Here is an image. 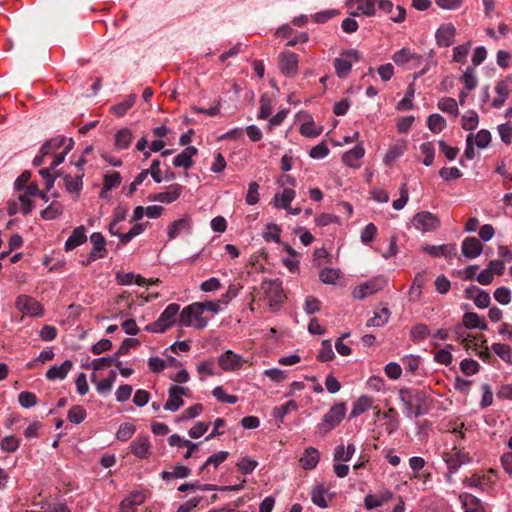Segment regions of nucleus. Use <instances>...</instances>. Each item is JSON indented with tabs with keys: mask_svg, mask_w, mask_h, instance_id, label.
<instances>
[{
	"mask_svg": "<svg viewBox=\"0 0 512 512\" xmlns=\"http://www.w3.org/2000/svg\"><path fill=\"white\" fill-rule=\"evenodd\" d=\"M73 146L74 141L72 138L67 139L64 136L59 135L47 140L41 146L39 155L35 156L33 159L34 166H41L50 161L48 167L39 170V174L45 182V191H40L37 195L42 200L46 202L48 201L47 192L52 189L55 178L59 175L58 171L56 172V175H53L51 171L64 161L65 156Z\"/></svg>",
	"mask_w": 512,
	"mask_h": 512,
	"instance_id": "f257e3e1",
	"label": "nucleus"
},
{
	"mask_svg": "<svg viewBox=\"0 0 512 512\" xmlns=\"http://www.w3.org/2000/svg\"><path fill=\"white\" fill-rule=\"evenodd\" d=\"M399 397L404 406V414L406 417L416 418L427 412L424 393L409 389H401Z\"/></svg>",
	"mask_w": 512,
	"mask_h": 512,
	"instance_id": "f03ea898",
	"label": "nucleus"
},
{
	"mask_svg": "<svg viewBox=\"0 0 512 512\" xmlns=\"http://www.w3.org/2000/svg\"><path fill=\"white\" fill-rule=\"evenodd\" d=\"M209 319L204 316L202 306L194 302L186 307L179 314V324L184 327H193L198 330L208 325Z\"/></svg>",
	"mask_w": 512,
	"mask_h": 512,
	"instance_id": "7ed1b4c3",
	"label": "nucleus"
},
{
	"mask_svg": "<svg viewBox=\"0 0 512 512\" xmlns=\"http://www.w3.org/2000/svg\"><path fill=\"white\" fill-rule=\"evenodd\" d=\"M260 289L264 295V300L273 311L278 310L286 299L282 282L278 279L264 280Z\"/></svg>",
	"mask_w": 512,
	"mask_h": 512,
	"instance_id": "20e7f679",
	"label": "nucleus"
},
{
	"mask_svg": "<svg viewBox=\"0 0 512 512\" xmlns=\"http://www.w3.org/2000/svg\"><path fill=\"white\" fill-rule=\"evenodd\" d=\"M130 286L132 284H136L139 289L130 291V310L132 309L133 304L142 305L149 300L156 298L158 296V292L152 291L147 285V279L130 273ZM152 282H149V285H152Z\"/></svg>",
	"mask_w": 512,
	"mask_h": 512,
	"instance_id": "39448f33",
	"label": "nucleus"
},
{
	"mask_svg": "<svg viewBox=\"0 0 512 512\" xmlns=\"http://www.w3.org/2000/svg\"><path fill=\"white\" fill-rule=\"evenodd\" d=\"M345 414V403L340 402L332 405L328 412L324 414L321 421L317 424V432L321 435H326L341 423Z\"/></svg>",
	"mask_w": 512,
	"mask_h": 512,
	"instance_id": "423d86ee",
	"label": "nucleus"
},
{
	"mask_svg": "<svg viewBox=\"0 0 512 512\" xmlns=\"http://www.w3.org/2000/svg\"><path fill=\"white\" fill-rule=\"evenodd\" d=\"M180 305L176 303L169 304L164 311L160 314L157 321L145 326V330L155 333H163L173 324H175L179 316Z\"/></svg>",
	"mask_w": 512,
	"mask_h": 512,
	"instance_id": "0eeeda50",
	"label": "nucleus"
},
{
	"mask_svg": "<svg viewBox=\"0 0 512 512\" xmlns=\"http://www.w3.org/2000/svg\"><path fill=\"white\" fill-rule=\"evenodd\" d=\"M360 60V53L356 49L343 51L334 60L335 73L339 78H346L351 72L353 64Z\"/></svg>",
	"mask_w": 512,
	"mask_h": 512,
	"instance_id": "6e6552de",
	"label": "nucleus"
},
{
	"mask_svg": "<svg viewBox=\"0 0 512 512\" xmlns=\"http://www.w3.org/2000/svg\"><path fill=\"white\" fill-rule=\"evenodd\" d=\"M86 164V160L84 155H82L75 163L76 171L72 173H67L63 176V181L66 190L71 194L79 195L82 190L83 182L82 179L84 177V165Z\"/></svg>",
	"mask_w": 512,
	"mask_h": 512,
	"instance_id": "1a4fd4ad",
	"label": "nucleus"
},
{
	"mask_svg": "<svg viewBox=\"0 0 512 512\" xmlns=\"http://www.w3.org/2000/svg\"><path fill=\"white\" fill-rule=\"evenodd\" d=\"M15 308L30 317H42L44 306L34 297L27 294H20L16 297Z\"/></svg>",
	"mask_w": 512,
	"mask_h": 512,
	"instance_id": "9d476101",
	"label": "nucleus"
},
{
	"mask_svg": "<svg viewBox=\"0 0 512 512\" xmlns=\"http://www.w3.org/2000/svg\"><path fill=\"white\" fill-rule=\"evenodd\" d=\"M190 389L180 385H170L168 388V399L164 404V409L170 412L178 411L183 405V396H188Z\"/></svg>",
	"mask_w": 512,
	"mask_h": 512,
	"instance_id": "9b49d317",
	"label": "nucleus"
},
{
	"mask_svg": "<svg viewBox=\"0 0 512 512\" xmlns=\"http://www.w3.org/2000/svg\"><path fill=\"white\" fill-rule=\"evenodd\" d=\"M411 223L416 230L426 233L436 230L440 225V220L429 211H421L413 216Z\"/></svg>",
	"mask_w": 512,
	"mask_h": 512,
	"instance_id": "f8f14e48",
	"label": "nucleus"
},
{
	"mask_svg": "<svg viewBox=\"0 0 512 512\" xmlns=\"http://www.w3.org/2000/svg\"><path fill=\"white\" fill-rule=\"evenodd\" d=\"M385 285L386 280L384 278H373L356 286L352 291V296L355 299L361 300L382 290L385 287Z\"/></svg>",
	"mask_w": 512,
	"mask_h": 512,
	"instance_id": "ddd939ff",
	"label": "nucleus"
},
{
	"mask_svg": "<svg viewBox=\"0 0 512 512\" xmlns=\"http://www.w3.org/2000/svg\"><path fill=\"white\" fill-rule=\"evenodd\" d=\"M247 361L232 350H227L218 357V365L225 372L240 370Z\"/></svg>",
	"mask_w": 512,
	"mask_h": 512,
	"instance_id": "4468645a",
	"label": "nucleus"
},
{
	"mask_svg": "<svg viewBox=\"0 0 512 512\" xmlns=\"http://www.w3.org/2000/svg\"><path fill=\"white\" fill-rule=\"evenodd\" d=\"M299 56L290 51L279 54V69L286 77H294L298 74Z\"/></svg>",
	"mask_w": 512,
	"mask_h": 512,
	"instance_id": "2eb2a0df",
	"label": "nucleus"
},
{
	"mask_svg": "<svg viewBox=\"0 0 512 512\" xmlns=\"http://www.w3.org/2000/svg\"><path fill=\"white\" fill-rule=\"evenodd\" d=\"M184 187L178 183L170 184L164 191L149 195L148 199L152 202H160L163 204H170L180 198Z\"/></svg>",
	"mask_w": 512,
	"mask_h": 512,
	"instance_id": "dca6fc26",
	"label": "nucleus"
},
{
	"mask_svg": "<svg viewBox=\"0 0 512 512\" xmlns=\"http://www.w3.org/2000/svg\"><path fill=\"white\" fill-rule=\"evenodd\" d=\"M494 470L490 469L487 473L479 474L475 473L470 477L463 479V485L467 488L478 489L480 491H486L492 488L494 481L490 474H493Z\"/></svg>",
	"mask_w": 512,
	"mask_h": 512,
	"instance_id": "f3484780",
	"label": "nucleus"
},
{
	"mask_svg": "<svg viewBox=\"0 0 512 512\" xmlns=\"http://www.w3.org/2000/svg\"><path fill=\"white\" fill-rule=\"evenodd\" d=\"M512 90V76H507L506 78L498 81L495 85V93L496 97L492 101V106L494 108H501L507 98L509 97Z\"/></svg>",
	"mask_w": 512,
	"mask_h": 512,
	"instance_id": "a211bd4d",
	"label": "nucleus"
},
{
	"mask_svg": "<svg viewBox=\"0 0 512 512\" xmlns=\"http://www.w3.org/2000/svg\"><path fill=\"white\" fill-rule=\"evenodd\" d=\"M376 0H349L348 8L352 16H372L375 13Z\"/></svg>",
	"mask_w": 512,
	"mask_h": 512,
	"instance_id": "6ab92c4d",
	"label": "nucleus"
},
{
	"mask_svg": "<svg viewBox=\"0 0 512 512\" xmlns=\"http://www.w3.org/2000/svg\"><path fill=\"white\" fill-rule=\"evenodd\" d=\"M193 222L190 216H184L178 220L173 221L167 227V235L169 240H173L181 233H190L192 230Z\"/></svg>",
	"mask_w": 512,
	"mask_h": 512,
	"instance_id": "aec40b11",
	"label": "nucleus"
},
{
	"mask_svg": "<svg viewBox=\"0 0 512 512\" xmlns=\"http://www.w3.org/2000/svg\"><path fill=\"white\" fill-rule=\"evenodd\" d=\"M455 35L456 28L452 23L442 24L436 31V42L440 47H449L454 43Z\"/></svg>",
	"mask_w": 512,
	"mask_h": 512,
	"instance_id": "412c9836",
	"label": "nucleus"
},
{
	"mask_svg": "<svg viewBox=\"0 0 512 512\" xmlns=\"http://www.w3.org/2000/svg\"><path fill=\"white\" fill-rule=\"evenodd\" d=\"M90 241L93 245V249L88 255L86 265L96 261L97 259L103 258L106 252L105 250V239L101 233L95 232L90 236Z\"/></svg>",
	"mask_w": 512,
	"mask_h": 512,
	"instance_id": "4be33fe9",
	"label": "nucleus"
},
{
	"mask_svg": "<svg viewBox=\"0 0 512 512\" xmlns=\"http://www.w3.org/2000/svg\"><path fill=\"white\" fill-rule=\"evenodd\" d=\"M379 8L390 16V19L395 23H401L405 20L406 10L404 7L398 5L394 7L393 3L389 0H378Z\"/></svg>",
	"mask_w": 512,
	"mask_h": 512,
	"instance_id": "5701e85b",
	"label": "nucleus"
},
{
	"mask_svg": "<svg viewBox=\"0 0 512 512\" xmlns=\"http://www.w3.org/2000/svg\"><path fill=\"white\" fill-rule=\"evenodd\" d=\"M461 251L467 259H475L481 255L483 245L476 237H467L462 242Z\"/></svg>",
	"mask_w": 512,
	"mask_h": 512,
	"instance_id": "b1692460",
	"label": "nucleus"
},
{
	"mask_svg": "<svg viewBox=\"0 0 512 512\" xmlns=\"http://www.w3.org/2000/svg\"><path fill=\"white\" fill-rule=\"evenodd\" d=\"M198 153V149L194 146H187L174 159L173 165L178 168L189 169L193 166V157Z\"/></svg>",
	"mask_w": 512,
	"mask_h": 512,
	"instance_id": "393cba45",
	"label": "nucleus"
},
{
	"mask_svg": "<svg viewBox=\"0 0 512 512\" xmlns=\"http://www.w3.org/2000/svg\"><path fill=\"white\" fill-rule=\"evenodd\" d=\"M364 155L365 149L360 143L349 151L345 152L342 156V161L345 165L354 169H358L361 166L360 160L364 157Z\"/></svg>",
	"mask_w": 512,
	"mask_h": 512,
	"instance_id": "a878e982",
	"label": "nucleus"
},
{
	"mask_svg": "<svg viewBox=\"0 0 512 512\" xmlns=\"http://www.w3.org/2000/svg\"><path fill=\"white\" fill-rule=\"evenodd\" d=\"M459 501L464 512H486L482 501L470 493L459 494Z\"/></svg>",
	"mask_w": 512,
	"mask_h": 512,
	"instance_id": "bb28decb",
	"label": "nucleus"
},
{
	"mask_svg": "<svg viewBox=\"0 0 512 512\" xmlns=\"http://www.w3.org/2000/svg\"><path fill=\"white\" fill-rule=\"evenodd\" d=\"M73 368V362L71 360H65L60 365L51 366L45 373V377L49 381L63 380L67 377L68 373Z\"/></svg>",
	"mask_w": 512,
	"mask_h": 512,
	"instance_id": "cd10ccee",
	"label": "nucleus"
},
{
	"mask_svg": "<svg viewBox=\"0 0 512 512\" xmlns=\"http://www.w3.org/2000/svg\"><path fill=\"white\" fill-rule=\"evenodd\" d=\"M423 251L432 257L451 258L456 255L457 248L455 244L426 245Z\"/></svg>",
	"mask_w": 512,
	"mask_h": 512,
	"instance_id": "c85d7f7f",
	"label": "nucleus"
},
{
	"mask_svg": "<svg viewBox=\"0 0 512 512\" xmlns=\"http://www.w3.org/2000/svg\"><path fill=\"white\" fill-rule=\"evenodd\" d=\"M164 212V208L160 205H151L148 207L137 206L135 207L131 220L140 221L144 215L150 219L159 218Z\"/></svg>",
	"mask_w": 512,
	"mask_h": 512,
	"instance_id": "c756f323",
	"label": "nucleus"
},
{
	"mask_svg": "<svg viewBox=\"0 0 512 512\" xmlns=\"http://www.w3.org/2000/svg\"><path fill=\"white\" fill-rule=\"evenodd\" d=\"M407 150V143L405 140H397L393 145H391L384 158L383 163L386 166H391L397 159H399Z\"/></svg>",
	"mask_w": 512,
	"mask_h": 512,
	"instance_id": "7c9ffc66",
	"label": "nucleus"
},
{
	"mask_svg": "<svg viewBox=\"0 0 512 512\" xmlns=\"http://www.w3.org/2000/svg\"><path fill=\"white\" fill-rule=\"evenodd\" d=\"M320 461V453L315 447H307L299 459L300 465L305 470H313Z\"/></svg>",
	"mask_w": 512,
	"mask_h": 512,
	"instance_id": "2f4dec72",
	"label": "nucleus"
},
{
	"mask_svg": "<svg viewBox=\"0 0 512 512\" xmlns=\"http://www.w3.org/2000/svg\"><path fill=\"white\" fill-rule=\"evenodd\" d=\"M32 208V198L22 193L18 197V202L9 203L8 213L9 215H14L17 212H21L22 214L27 215L32 211Z\"/></svg>",
	"mask_w": 512,
	"mask_h": 512,
	"instance_id": "473e14b6",
	"label": "nucleus"
},
{
	"mask_svg": "<svg viewBox=\"0 0 512 512\" xmlns=\"http://www.w3.org/2000/svg\"><path fill=\"white\" fill-rule=\"evenodd\" d=\"M312 502L320 508H327L332 500V495L329 494L328 489L323 485H316L311 492Z\"/></svg>",
	"mask_w": 512,
	"mask_h": 512,
	"instance_id": "72a5a7b5",
	"label": "nucleus"
},
{
	"mask_svg": "<svg viewBox=\"0 0 512 512\" xmlns=\"http://www.w3.org/2000/svg\"><path fill=\"white\" fill-rule=\"evenodd\" d=\"M373 397L363 394L359 396L352 405L350 418H356L373 407Z\"/></svg>",
	"mask_w": 512,
	"mask_h": 512,
	"instance_id": "f704fd0d",
	"label": "nucleus"
},
{
	"mask_svg": "<svg viewBox=\"0 0 512 512\" xmlns=\"http://www.w3.org/2000/svg\"><path fill=\"white\" fill-rule=\"evenodd\" d=\"M296 192L293 188H284L282 192L275 193L273 204L276 208L288 209L295 199Z\"/></svg>",
	"mask_w": 512,
	"mask_h": 512,
	"instance_id": "c9c22d12",
	"label": "nucleus"
},
{
	"mask_svg": "<svg viewBox=\"0 0 512 512\" xmlns=\"http://www.w3.org/2000/svg\"><path fill=\"white\" fill-rule=\"evenodd\" d=\"M462 323L463 326L468 329H479L481 331H485L488 329V324L485 318L480 317L478 314L474 312H466L463 315Z\"/></svg>",
	"mask_w": 512,
	"mask_h": 512,
	"instance_id": "e433bc0d",
	"label": "nucleus"
},
{
	"mask_svg": "<svg viewBox=\"0 0 512 512\" xmlns=\"http://www.w3.org/2000/svg\"><path fill=\"white\" fill-rule=\"evenodd\" d=\"M86 239L87 236L84 226H78L74 228L71 235L66 240L64 248L66 251H71L76 247L80 246L81 244H83L86 241Z\"/></svg>",
	"mask_w": 512,
	"mask_h": 512,
	"instance_id": "4c0bfd02",
	"label": "nucleus"
},
{
	"mask_svg": "<svg viewBox=\"0 0 512 512\" xmlns=\"http://www.w3.org/2000/svg\"><path fill=\"white\" fill-rule=\"evenodd\" d=\"M425 464L426 462L424 458L419 456H413L409 459V466L413 471L411 479L423 480L424 483L430 479L431 474L429 472L420 473V471L424 468Z\"/></svg>",
	"mask_w": 512,
	"mask_h": 512,
	"instance_id": "58836bf2",
	"label": "nucleus"
},
{
	"mask_svg": "<svg viewBox=\"0 0 512 512\" xmlns=\"http://www.w3.org/2000/svg\"><path fill=\"white\" fill-rule=\"evenodd\" d=\"M229 453L227 451H218L213 455L209 456L204 464L200 467L199 472L203 473L208 471L210 466H213L214 469L218 468L223 462L227 460Z\"/></svg>",
	"mask_w": 512,
	"mask_h": 512,
	"instance_id": "ea45409f",
	"label": "nucleus"
},
{
	"mask_svg": "<svg viewBox=\"0 0 512 512\" xmlns=\"http://www.w3.org/2000/svg\"><path fill=\"white\" fill-rule=\"evenodd\" d=\"M472 430V425H466L464 422L462 421H454V422H450L448 424V428H447V431L448 432H451L453 434H455L456 436V443L458 445H460V443L458 442L459 439L463 440L466 438V434L468 432H470Z\"/></svg>",
	"mask_w": 512,
	"mask_h": 512,
	"instance_id": "a19ab883",
	"label": "nucleus"
},
{
	"mask_svg": "<svg viewBox=\"0 0 512 512\" xmlns=\"http://www.w3.org/2000/svg\"><path fill=\"white\" fill-rule=\"evenodd\" d=\"M132 452L139 458H145L149 454L150 442L148 437L140 436L135 439L132 445Z\"/></svg>",
	"mask_w": 512,
	"mask_h": 512,
	"instance_id": "79ce46f5",
	"label": "nucleus"
},
{
	"mask_svg": "<svg viewBox=\"0 0 512 512\" xmlns=\"http://www.w3.org/2000/svg\"><path fill=\"white\" fill-rule=\"evenodd\" d=\"M356 451L354 444L350 443L347 446L338 445L334 450L333 459L334 461L348 462L353 457Z\"/></svg>",
	"mask_w": 512,
	"mask_h": 512,
	"instance_id": "37998d69",
	"label": "nucleus"
},
{
	"mask_svg": "<svg viewBox=\"0 0 512 512\" xmlns=\"http://www.w3.org/2000/svg\"><path fill=\"white\" fill-rule=\"evenodd\" d=\"M382 417L387 420L385 423V431L391 435L399 428L398 413L394 408H389L382 413Z\"/></svg>",
	"mask_w": 512,
	"mask_h": 512,
	"instance_id": "c03bdc74",
	"label": "nucleus"
},
{
	"mask_svg": "<svg viewBox=\"0 0 512 512\" xmlns=\"http://www.w3.org/2000/svg\"><path fill=\"white\" fill-rule=\"evenodd\" d=\"M392 60L396 65L402 66L411 60H421V56L413 53L409 48H402L395 52L392 56Z\"/></svg>",
	"mask_w": 512,
	"mask_h": 512,
	"instance_id": "a18cd8bd",
	"label": "nucleus"
},
{
	"mask_svg": "<svg viewBox=\"0 0 512 512\" xmlns=\"http://www.w3.org/2000/svg\"><path fill=\"white\" fill-rule=\"evenodd\" d=\"M454 350V346L452 344L445 345L444 348L439 349L434 354V360L445 366H449L453 361L452 351Z\"/></svg>",
	"mask_w": 512,
	"mask_h": 512,
	"instance_id": "49530a36",
	"label": "nucleus"
},
{
	"mask_svg": "<svg viewBox=\"0 0 512 512\" xmlns=\"http://www.w3.org/2000/svg\"><path fill=\"white\" fill-rule=\"evenodd\" d=\"M87 417L86 409L82 405H73L67 413V419L73 424L82 423Z\"/></svg>",
	"mask_w": 512,
	"mask_h": 512,
	"instance_id": "de8ad7c7",
	"label": "nucleus"
},
{
	"mask_svg": "<svg viewBox=\"0 0 512 512\" xmlns=\"http://www.w3.org/2000/svg\"><path fill=\"white\" fill-rule=\"evenodd\" d=\"M280 236H281V228L277 224H274V223L267 224L262 233V237L265 241H267V242L273 241L278 244L281 243Z\"/></svg>",
	"mask_w": 512,
	"mask_h": 512,
	"instance_id": "09e8293b",
	"label": "nucleus"
},
{
	"mask_svg": "<svg viewBox=\"0 0 512 512\" xmlns=\"http://www.w3.org/2000/svg\"><path fill=\"white\" fill-rule=\"evenodd\" d=\"M479 124V116L475 111H467L461 117V126L466 131H473Z\"/></svg>",
	"mask_w": 512,
	"mask_h": 512,
	"instance_id": "8fccbe9b",
	"label": "nucleus"
},
{
	"mask_svg": "<svg viewBox=\"0 0 512 512\" xmlns=\"http://www.w3.org/2000/svg\"><path fill=\"white\" fill-rule=\"evenodd\" d=\"M437 107L448 114L453 116L458 115V104L454 98L451 97H443L438 101Z\"/></svg>",
	"mask_w": 512,
	"mask_h": 512,
	"instance_id": "3c124183",
	"label": "nucleus"
},
{
	"mask_svg": "<svg viewBox=\"0 0 512 512\" xmlns=\"http://www.w3.org/2000/svg\"><path fill=\"white\" fill-rule=\"evenodd\" d=\"M492 140V135L489 130L481 129L473 137L474 145L479 149H486Z\"/></svg>",
	"mask_w": 512,
	"mask_h": 512,
	"instance_id": "603ef678",
	"label": "nucleus"
},
{
	"mask_svg": "<svg viewBox=\"0 0 512 512\" xmlns=\"http://www.w3.org/2000/svg\"><path fill=\"white\" fill-rule=\"evenodd\" d=\"M63 213V206L58 201H53L47 208L41 212V216L45 220H54Z\"/></svg>",
	"mask_w": 512,
	"mask_h": 512,
	"instance_id": "864d4df0",
	"label": "nucleus"
},
{
	"mask_svg": "<svg viewBox=\"0 0 512 512\" xmlns=\"http://www.w3.org/2000/svg\"><path fill=\"white\" fill-rule=\"evenodd\" d=\"M335 358L330 340L326 339L321 342V348L318 352L317 359L321 362H329Z\"/></svg>",
	"mask_w": 512,
	"mask_h": 512,
	"instance_id": "5fc2aeb1",
	"label": "nucleus"
},
{
	"mask_svg": "<svg viewBox=\"0 0 512 512\" xmlns=\"http://www.w3.org/2000/svg\"><path fill=\"white\" fill-rule=\"evenodd\" d=\"M427 125L433 133H440L446 127V120L440 114H431L428 117Z\"/></svg>",
	"mask_w": 512,
	"mask_h": 512,
	"instance_id": "6e6d98bb",
	"label": "nucleus"
},
{
	"mask_svg": "<svg viewBox=\"0 0 512 512\" xmlns=\"http://www.w3.org/2000/svg\"><path fill=\"white\" fill-rule=\"evenodd\" d=\"M420 152L424 155L423 164L425 166H431L435 157V148L432 142H424L419 146Z\"/></svg>",
	"mask_w": 512,
	"mask_h": 512,
	"instance_id": "4d7b16f0",
	"label": "nucleus"
},
{
	"mask_svg": "<svg viewBox=\"0 0 512 512\" xmlns=\"http://www.w3.org/2000/svg\"><path fill=\"white\" fill-rule=\"evenodd\" d=\"M340 278V271L335 268H324L319 272V279L324 284H336Z\"/></svg>",
	"mask_w": 512,
	"mask_h": 512,
	"instance_id": "13d9d810",
	"label": "nucleus"
},
{
	"mask_svg": "<svg viewBox=\"0 0 512 512\" xmlns=\"http://www.w3.org/2000/svg\"><path fill=\"white\" fill-rule=\"evenodd\" d=\"M300 133L305 137L314 138L322 133V127L316 125L314 121H307L301 125Z\"/></svg>",
	"mask_w": 512,
	"mask_h": 512,
	"instance_id": "bf43d9fd",
	"label": "nucleus"
},
{
	"mask_svg": "<svg viewBox=\"0 0 512 512\" xmlns=\"http://www.w3.org/2000/svg\"><path fill=\"white\" fill-rule=\"evenodd\" d=\"M21 440L13 435L6 436L1 440L0 448L4 452L13 453L20 447Z\"/></svg>",
	"mask_w": 512,
	"mask_h": 512,
	"instance_id": "052dcab7",
	"label": "nucleus"
},
{
	"mask_svg": "<svg viewBox=\"0 0 512 512\" xmlns=\"http://www.w3.org/2000/svg\"><path fill=\"white\" fill-rule=\"evenodd\" d=\"M212 395L220 403L235 404V403L238 402V397L236 395H229V394H227L222 386H216L212 390Z\"/></svg>",
	"mask_w": 512,
	"mask_h": 512,
	"instance_id": "680f3d73",
	"label": "nucleus"
},
{
	"mask_svg": "<svg viewBox=\"0 0 512 512\" xmlns=\"http://www.w3.org/2000/svg\"><path fill=\"white\" fill-rule=\"evenodd\" d=\"M401 361L404 369L411 374H415L421 364V358L415 355H406L401 359Z\"/></svg>",
	"mask_w": 512,
	"mask_h": 512,
	"instance_id": "e2e57ef3",
	"label": "nucleus"
},
{
	"mask_svg": "<svg viewBox=\"0 0 512 512\" xmlns=\"http://www.w3.org/2000/svg\"><path fill=\"white\" fill-rule=\"evenodd\" d=\"M431 334L430 328L426 324H417L411 330V339L414 342L423 341Z\"/></svg>",
	"mask_w": 512,
	"mask_h": 512,
	"instance_id": "0e129e2a",
	"label": "nucleus"
},
{
	"mask_svg": "<svg viewBox=\"0 0 512 512\" xmlns=\"http://www.w3.org/2000/svg\"><path fill=\"white\" fill-rule=\"evenodd\" d=\"M260 200L259 184L256 181H251L248 184V190L245 201L248 205H256Z\"/></svg>",
	"mask_w": 512,
	"mask_h": 512,
	"instance_id": "69168bd1",
	"label": "nucleus"
},
{
	"mask_svg": "<svg viewBox=\"0 0 512 512\" xmlns=\"http://www.w3.org/2000/svg\"><path fill=\"white\" fill-rule=\"evenodd\" d=\"M461 80L467 90L475 89L478 84V79H477L476 73H475L474 69L471 67H468L464 71V73L461 77Z\"/></svg>",
	"mask_w": 512,
	"mask_h": 512,
	"instance_id": "338daca9",
	"label": "nucleus"
},
{
	"mask_svg": "<svg viewBox=\"0 0 512 512\" xmlns=\"http://www.w3.org/2000/svg\"><path fill=\"white\" fill-rule=\"evenodd\" d=\"M497 132L501 139V141L505 145H510L512 143V124L507 122L503 124H499L497 126Z\"/></svg>",
	"mask_w": 512,
	"mask_h": 512,
	"instance_id": "774afa93",
	"label": "nucleus"
}]
</instances>
